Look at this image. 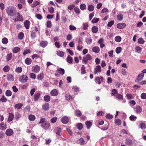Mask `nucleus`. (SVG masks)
I'll return each instance as SVG.
<instances>
[{"label": "nucleus", "mask_w": 146, "mask_h": 146, "mask_svg": "<svg viewBox=\"0 0 146 146\" xmlns=\"http://www.w3.org/2000/svg\"><path fill=\"white\" fill-rule=\"evenodd\" d=\"M6 11L8 15L11 16L16 15L17 13L16 7L13 6L8 7L6 9Z\"/></svg>", "instance_id": "1"}, {"label": "nucleus", "mask_w": 146, "mask_h": 146, "mask_svg": "<svg viewBox=\"0 0 146 146\" xmlns=\"http://www.w3.org/2000/svg\"><path fill=\"white\" fill-rule=\"evenodd\" d=\"M39 124H41V127L45 130H47L50 126V123L47 121H45V119L44 118L40 119Z\"/></svg>", "instance_id": "2"}, {"label": "nucleus", "mask_w": 146, "mask_h": 146, "mask_svg": "<svg viewBox=\"0 0 146 146\" xmlns=\"http://www.w3.org/2000/svg\"><path fill=\"white\" fill-rule=\"evenodd\" d=\"M92 58V56L90 54H88L86 56H84L82 60V62L86 64L87 63L88 61L91 60Z\"/></svg>", "instance_id": "3"}, {"label": "nucleus", "mask_w": 146, "mask_h": 146, "mask_svg": "<svg viewBox=\"0 0 146 146\" xmlns=\"http://www.w3.org/2000/svg\"><path fill=\"white\" fill-rule=\"evenodd\" d=\"M28 80L27 76L25 75H23L21 76L19 78V81L22 83L26 82Z\"/></svg>", "instance_id": "4"}, {"label": "nucleus", "mask_w": 146, "mask_h": 146, "mask_svg": "<svg viewBox=\"0 0 146 146\" xmlns=\"http://www.w3.org/2000/svg\"><path fill=\"white\" fill-rule=\"evenodd\" d=\"M143 73H141L139 74L137 77V78L135 80V81L137 83H139L143 79L144 76Z\"/></svg>", "instance_id": "5"}, {"label": "nucleus", "mask_w": 146, "mask_h": 146, "mask_svg": "<svg viewBox=\"0 0 146 146\" xmlns=\"http://www.w3.org/2000/svg\"><path fill=\"white\" fill-rule=\"evenodd\" d=\"M104 79L102 76H100V77H96L95 79V81L96 82H98L99 84L101 83V82H103Z\"/></svg>", "instance_id": "6"}, {"label": "nucleus", "mask_w": 146, "mask_h": 146, "mask_svg": "<svg viewBox=\"0 0 146 146\" xmlns=\"http://www.w3.org/2000/svg\"><path fill=\"white\" fill-rule=\"evenodd\" d=\"M69 119L68 117L64 116L61 119V121L64 124H66L68 122Z\"/></svg>", "instance_id": "7"}, {"label": "nucleus", "mask_w": 146, "mask_h": 146, "mask_svg": "<svg viewBox=\"0 0 146 146\" xmlns=\"http://www.w3.org/2000/svg\"><path fill=\"white\" fill-rule=\"evenodd\" d=\"M40 67L38 65L34 66L32 68V71L34 72H38L40 70Z\"/></svg>", "instance_id": "8"}, {"label": "nucleus", "mask_w": 146, "mask_h": 146, "mask_svg": "<svg viewBox=\"0 0 146 146\" xmlns=\"http://www.w3.org/2000/svg\"><path fill=\"white\" fill-rule=\"evenodd\" d=\"M101 71V66L100 65H98L96 66L94 71V73L96 74L100 72Z\"/></svg>", "instance_id": "9"}, {"label": "nucleus", "mask_w": 146, "mask_h": 146, "mask_svg": "<svg viewBox=\"0 0 146 146\" xmlns=\"http://www.w3.org/2000/svg\"><path fill=\"white\" fill-rule=\"evenodd\" d=\"M50 94L52 96H56L58 94V91L56 89H54L50 92Z\"/></svg>", "instance_id": "10"}, {"label": "nucleus", "mask_w": 146, "mask_h": 146, "mask_svg": "<svg viewBox=\"0 0 146 146\" xmlns=\"http://www.w3.org/2000/svg\"><path fill=\"white\" fill-rule=\"evenodd\" d=\"M85 42L87 44H90L92 43V40L91 37L87 36L85 38Z\"/></svg>", "instance_id": "11"}, {"label": "nucleus", "mask_w": 146, "mask_h": 146, "mask_svg": "<svg viewBox=\"0 0 146 146\" xmlns=\"http://www.w3.org/2000/svg\"><path fill=\"white\" fill-rule=\"evenodd\" d=\"M7 79L9 81H13L14 80V77L12 74H8L7 75Z\"/></svg>", "instance_id": "12"}, {"label": "nucleus", "mask_w": 146, "mask_h": 146, "mask_svg": "<svg viewBox=\"0 0 146 146\" xmlns=\"http://www.w3.org/2000/svg\"><path fill=\"white\" fill-rule=\"evenodd\" d=\"M13 131L11 129H8L6 130L5 134L7 136H11L13 133Z\"/></svg>", "instance_id": "13"}, {"label": "nucleus", "mask_w": 146, "mask_h": 146, "mask_svg": "<svg viewBox=\"0 0 146 146\" xmlns=\"http://www.w3.org/2000/svg\"><path fill=\"white\" fill-rule=\"evenodd\" d=\"M17 15V21H23V18L22 16L20 15V13L18 12L16 13Z\"/></svg>", "instance_id": "14"}, {"label": "nucleus", "mask_w": 146, "mask_h": 146, "mask_svg": "<svg viewBox=\"0 0 146 146\" xmlns=\"http://www.w3.org/2000/svg\"><path fill=\"white\" fill-rule=\"evenodd\" d=\"M42 109L45 111L48 110L49 108V104L48 103H46L42 106Z\"/></svg>", "instance_id": "15"}, {"label": "nucleus", "mask_w": 146, "mask_h": 146, "mask_svg": "<svg viewBox=\"0 0 146 146\" xmlns=\"http://www.w3.org/2000/svg\"><path fill=\"white\" fill-rule=\"evenodd\" d=\"M48 42L45 41H42L40 43V45L42 48L45 47L47 45Z\"/></svg>", "instance_id": "16"}, {"label": "nucleus", "mask_w": 146, "mask_h": 146, "mask_svg": "<svg viewBox=\"0 0 146 146\" xmlns=\"http://www.w3.org/2000/svg\"><path fill=\"white\" fill-rule=\"evenodd\" d=\"M54 131L56 133V134L60 136V133L61 131V129L59 127L56 128L54 129Z\"/></svg>", "instance_id": "17"}, {"label": "nucleus", "mask_w": 146, "mask_h": 146, "mask_svg": "<svg viewBox=\"0 0 146 146\" xmlns=\"http://www.w3.org/2000/svg\"><path fill=\"white\" fill-rule=\"evenodd\" d=\"M126 24L125 23H118L117 25V27L119 29H122L125 27Z\"/></svg>", "instance_id": "18"}, {"label": "nucleus", "mask_w": 146, "mask_h": 146, "mask_svg": "<svg viewBox=\"0 0 146 146\" xmlns=\"http://www.w3.org/2000/svg\"><path fill=\"white\" fill-rule=\"evenodd\" d=\"M93 52L96 53H98L100 51V49L99 48L98 46L94 47L92 49Z\"/></svg>", "instance_id": "19"}, {"label": "nucleus", "mask_w": 146, "mask_h": 146, "mask_svg": "<svg viewBox=\"0 0 146 146\" xmlns=\"http://www.w3.org/2000/svg\"><path fill=\"white\" fill-rule=\"evenodd\" d=\"M30 23V21L28 20L25 21L24 22V26L27 29H28L29 28Z\"/></svg>", "instance_id": "20"}, {"label": "nucleus", "mask_w": 146, "mask_h": 146, "mask_svg": "<svg viewBox=\"0 0 146 146\" xmlns=\"http://www.w3.org/2000/svg\"><path fill=\"white\" fill-rule=\"evenodd\" d=\"M135 109L136 112L137 113H140L142 111V108L139 106H136Z\"/></svg>", "instance_id": "21"}, {"label": "nucleus", "mask_w": 146, "mask_h": 146, "mask_svg": "<svg viewBox=\"0 0 146 146\" xmlns=\"http://www.w3.org/2000/svg\"><path fill=\"white\" fill-rule=\"evenodd\" d=\"M44 78V74L43 73H41L37 75V78L39 80H42Z\"/></svg>", "instance_id": "22"}, {"label": "nucleus", "mask_w": 146, "mask_h": 146, "mask_svg": "<svg viewBox=\"0 0 146 146\" xmlns=\"http://www.w3.org/2000/svg\"><path fill=\"white\" fill-rule=\"evenodd\" d=\"M14 116V115L12 113H10L9 114V116L8 120V121L9 122L12 121L13 120Z\"/></svg>", "instance_id": "23"}, {"label": "nucleus", "mask_w": 146, "mask_h": 146, "mask_svg": "<svg viewBox=\"0 0 146 146\" xmlns=\"http://www.w3.org/2000/svg\"><path fill=\"white\" fill-rule=\"evenodd\" d=\"M40 94L39 93H36L34 96V100L35 101H37L40 96Z\"/></svg>", "instance_id": "24"}, {"label": "nucleus", "mask_w": 146, "mask_h": 146, "mask_svg": "<svg viewBox=\"0 0 146 146\" xmlns=\"http://www.w3.org/2000/svg\"><path fill=\"white\" fill-rule=\"evenodd\" d=\"M44 99L45 101L48 102L50 100V97L48 95H46L44 97Z\"/></svg>", "instance_id": "25"}, {"label": "nucleus", "mask_w": 146, "mask_h": 146, "mask_svg": "<svg viewBox=\"0 0 146 146\" xmlns=\"http://www.w3.org/2000/svg\"><path fill=\"white\" fill-rule=\"evenodd\" d=\"M23 104L22 103H19L15 105L14 107L15 109H19L21 108Z\"/></svg>", "instance_id": "26"}, {"label": "nucleus", "mask_w": 146, "mask_h": 146, "mask_svg": "<svg viewBox=\"0 0 146 146\" xmlns=\"http://www.w3.org/2000/svg\"><path fill=\"white\" fill-rule=\"evenodd\" d=\"M88 129H89L92 125V123L90 121H87L85 123Z\"/></svg>", "instance_id": "27"}, {"label": "nucleus", "mask_w": 146, "mask_h": 146, "mask_svg": "<svg viewBox=\"0 0 146 146\" xmlns=\"http://www.w3.org/2000/svg\"><path fill=\"white\" fill-rule=\"evenodd\" d=\"M66 60L67 62L71 64L72 62L73 59L70 56L68 55Z\"/></svg>", "instance_id": "28"}, {"label": "nucleus", "mask_w": 146, "mask_h": 146, "mask_svg": "<svg viewBox=\"0 0 146 146\" xmlns=\"http://www.w3.org/2000/svg\"><path fill=\"white\" fill-rule=\"evenodd\" d=\"M39 4L40 2H39L37 1H35L31 5V6L32 8H34Z\"/></svg>", "instance_id": "29"}, {"label": "nucleus", "mask_w": 146, "mask_h": 146, "mask_svg": "<svg viewBox=\"0 0 146 146\" xmlns=\"http://www.w3.org/2000/svg\"><path fill=\"white\" fill-rule=\"evenodd\" d=\"M12 58V54L11 53L8 54L7 56V61H8Z\"/></svg>", "instance_id": "30"}, {"label": "nucleus", "mask_w": 146, "mask_h": 146, "mask_svg": "<svg viewBox=\"0 0 146 146\" xmlns=\"http://www.w3.org/2000/svg\"><path fill=\"white\" fill-rule=\"evenodd\" d=\"M140 128L142 130L145 129L146 128V125L143 123H141L139 125Z\"/></svg>", "instance_id": "31"}, {"label": "nucleus", "mask_w": 146, "mask_h": 146, "mask_svg": "<svg viewBox=\"0 0 146 146\" xmlns=\"http://www.w3.org/2000/svg\"><path fill=\"white\" fill-rule=\"evenodd\" d=\"M57 71L59 73L62 75H63L65 73V70L64 69L62 68L58 69Z\"/></svg>", "instance_id": "32"}, {"label": "nucleus", "mask_w": 146, "mask_h": 146, "mask_svg": "<svg viewBox=\"0 0 146 146\" xmlns=\"http://www.w3.org/2000/svg\"><path fill=\"white\" fill-rule=\"evenodd\" d=\"M92 31L94 33H97L98 31V28L97 26H94L92 28Z\"/></svg>", "instance_id": "33"}, {"label": "nucleus", "mask_w": 146, "mask_h": 146, "mask_svg": "<svg viewBox=\"0 0 146 146\" xmlns=\"http://www.w3.org/2000/svg\"><path fill=\"white\" fill-rule=\"evenodd\" d=\"M28 118L30 121H34L35 119V117L34 115H30L29 116Z\"/></svg>", "instance_id": "34"}, {"label": "nucleus", "mask_w": 146, "mask_h": 146, "mask_svg": "<svg viewBox=\"0 0 146 146\" xmlns=\"http://www.w3.org/2000/svg\"><path fill=\"white\" fill-rule=\"evenodd\" d=\"M118 20L120 21H122L123 19V15L121 14H119L117 16Z\"/></svg>", "instance_id": "35"}, {"label": "nucleus", "mask_w": 146, "mask_h": 146, "mask_svg": "<svg viewBox=\"0 0 146 146\" xmlns=\"http://www.w3.org/2000/svg\"><path fill=\"white\" fill-rule=\"evenodd\" d=\"M20 50V48L18 47H15L13 50L12 51L13 53H17Z\"/></svg>", "instance_id": "36"}, {"label": "nucleus", "mask_w": 146, "mask_h": 146, "mask_svg": "<svg viewBox=\"0 0 146 146\" xmlns=\"http://www.w3.org/2000/svg\"><path fill=\"white\" fill-rule=\"evenodd\" d=\"M94 7L92 5H90L88 7V9L89 11L91 12L94 9Z\"/></svg>", "instance_id": "37"}, {"label": "nucleus", "mask_w": 146, "mask_h": 146, "mask_svg": "<svg viewBox=\"0 0 146 146\" xmlns=\"http://www.w3.org/2000/svg\"><path fill=\"white\" fill-rule=\"evenodd\" d=\"M25 63L27 65L30 64L32 62V60L29 58H26L25 60Z\"/></svg>", "instance_id": "38"}, {"label": "nucleus", "mask_w": 146, "mask_h": 146, "mask_svg": "<svg viewBox=\"0 0 146 146\" xmlns=\"http://www.w3.org/2000/svg\"><path fill=\"white\" fill-rule=\"evenodd\" d=\"M6 128V124H4L3 123H1V124H0V129L1 130H3L4 129H5Z\"/></svg>", "instance_id": "39"}, {"label": "nucleus", "mask_w": 146, "mask_h": 146, "mask_svg": "<svg viewBox=\"0 0 146 146\" xmlns=\"http://www.w3.org/2000/svg\"><path fill=\"white\" fill-rule=\"evenodd\" d=\"M76 126L77 128L79 130H81L83 127V126L82 123H79L76 125Z\"/></svg>", "instance_id": "40"}, {"label": "nucleus", "mask_w": 146, "mask_h": 146, "mask_svg": "<svg viewBox=\"0 0 146 146\" xmlns=\"http://www.w3.org/2000/svg\"><path fill=\"white\" fill-rule=\"evenodd\" d=\"M115 122L116 124L117 125H119L121 124V121L120 119H115Z\"/></svg>", "instance_id": "41"}, {"label": "nucleus", "mask_w": 146, "mask_h": 146, "mask_svg": "<svg viewBox=\"0 0 146 146\" xmlns=\"http://www.w3.org/2000/svg\"><path fill=\"white\" fill-rule=\"evenodd\" d=\"M9 69L10 68L9 66L7 65L4 67L3 68V70L5 72H7L9 71Z\"/></svg>", "instance_id": "42"}, {"label": "nucleus", "mask_w": 146, "mask_h": 146, "mask_svg": "<svg viewBox=\"0 0 146 146\" xmlns=\"http://www.w3.org/2000/svg\"><path fill=\"white\" fill-rule=\"evenodd\" d=\"M86 73V72L85 70L84 66L82 65L81 67V74H85Z\"/></svg>", "instance_id": "43"}, {"label": "nucleus", "mask_w": 146, "mask_h": 146, "mask_svg": "<svg viewBox=\"0 0 146 146\" xmlns=\"http://www.w3.org/2000/svg\"><path fill=\"white\" fill-rule=\"evenodd\" d=\"M24 34L22 32H20L18 35V38L19 40L22 39L24 37Z\"/></svg>", "instance_id": "44"}, {"label": "nucleus", "mask_w": 146, "mask_h": 146, "mask_svg": "<svg viewBox=\"0 0 146 146\" xmlns=\"http://www.w3.org/2000/svg\"><path fill=\"white\" fill-rule=\"evenodd\" d=\"M126 143L127 145H132L133 142L131 139H126Z\"/></svg>", "instance_id": "45"}, {"label": "nucleus", "mask_w": 146, "mask_h": 146, "mask_svg": "<svg viewBox=\"0 0 146 146\" xmlns=\"http://www.w3.org/2000/svg\"><path fill=\"white\" fill-rule=\"evenodd\" d=\"M12 92L10 90H7L5 92V95L7 96H10L12 95Z\"/></svg>", "instance_id": "46"}, {"label": "nucleus", "mask_w": 146, "mask_h": 146, "mask_svg": "<svg viewBox=\"0 0 146 146\" xmlns=\"http://www.w3.org/2000/svg\"><path fill=\"white\" fill-rule=\"evenodd\" d=\"M80 8L82 10H84L86 9V6L85 4H82L80 5Z\"/></svg>", "instance_id": "47"}, {"label": "nucleus", "mask_w": 146, "mask_h": 146, "mask_svg": "<svg viewBox=\"0 0 146 146\" xmlns=\"http://www.w3.org/2000/svg\"><path fill=\"white\" fill-rule=\"evenodd\" d=\"M31 51L29 49H27L25 50L23 53V55L24 56L26 54L30 53Z\"/></svg>", "instance_id": "48"}, {"label": "nucleus", "mask_w": 146, "mask_h": 146, "mask_svg": "<svg viewBox=\"0 0 146 146\" xmlns=\"http://www.w3.org/2000/svg\"><path fill=\"white\" fill-rule=\"evenodd\" d=\"M64 52L62 51H58L57 52V55L61 57L64 56Z\"/></svg>", "instance_id": "49"}, {"label": "nucleus", "mask_w": 146, "mask_h": 146, "mask_svg": "<svg viewBox=\"0 0 146 146\" xmlns=\"http://www.w3.org/2000/svg\"><path fill=\"white\" fill-rule=\"evenodd\" d=\"M115 41L117 42H119L121 40V38L119 36H117L115 38Z\"/></svg>", "instance_id": "50"}, {"label": "nucleus", "mask_w": 146, "mask_h": 146, "mask_svg": "<svg viewBox=\"0 0 146 146\" xmlns=\"http://www.w3.org/2000/svg\"><path fill=\"white\" fill-rule=\"evenodd\" d=\"M83 29L84 30L87 29L88 27V25L87 23H83Z\"/></svg>", "instance_id": "51"}, {"label": "nucleus", "mask_w": 146, "mask_h": 146, "mask_svg": "<svg viewBox=\"0 0 146 146\" xmlns=\"http://www.w3.org/2000/svg\"><path fill=\"white\" fill-rule=\"evenodd\" d=\"M114 24V21L112 20L109 22L107 26L109 27H111Z\"/></svg>", "instance_id": "52"}, {"label": "nucleus", "mask_w": 146, "mask_h": 146, "mask_svg": "<svg viewBox=\"0 0 146 146\" xmlns=\"http://www.w3.org/2000/svg\"><path fill=\"white\" fill-rule=\"evenodd\" d=\"M75 114L78 117L82 115V113L79 110L75 111Z\"/></svg>", "instance_id": "53"}, {"label": "nucleus", "mask_w": 146, "mask_h": 146, "mask_svg": "<svg viewBox=\"0 0 146 146\" xmlns=\"http://www.w3.org/2000/svg\"><path fill=\"white\" fill-rule=\"evenodd\" d=\"M135 49L137 52L138 53H140L142 50L141 48L139 46H136L135 48Z\"/></svg>", "instance_id": "54"}, {"label": "nucleus", "mask_w": 146, "mask_h": 146, "mask_svg": "<svg viewBox=\"0 0 146 146\" xmlns=\"http://www.w3.org/2000/svg\"><path fill=\"white\" fill-rule=\"evenodd\" d=\"M2 42L3 43L5 44L8 43V40L6 38H4L2 39Z\"/></svg>", "instance_id": "55"}, {"label": "nucleus", "mask_w": 146, "mask_h": 146, "mask_svg": "<svg viewBox=\"0 0 146 146\" xmlns=\"http://www.w3.org/2000/svg\"><path fill=\"white\" fill-rule=\"evenodd\" d=\"M121 48L120 47H117L115 50V51L117 53L119 54L121 51Z\"/></svg>", "instance_id": "56"}, {"label": "nucleus", "mask_w": 146, "mask_h": 146, "mask_svg": "<svg viewBox=\"0 0 146 146\" xmlns=\"http://www.w3.org/2000/svg\"><path fill=\"white\" fill-rule=\"evenodd\" d=\"M112 93H111V95L115 96L116 94H117V91L115 89H112Z\"/></svg>", "instance_id": "57"}, {"label": "nucleus", "mask_w": 146, "mask_h": 146, "mask_svg": "<svg viewBox=\"0 0 146 146\" xmlns=\"http://www.w3.org/2000/svg\"><path fill=\"white\" fill-rule=\"evenodd\" d=\"M30 77L31 78L35 79L36 78V75L35 74L31 73L30 74Z\"/></svg>", "instance_id": "58"}, {"label": "nucleus", "mask_w": 146, "mask_h": 146, "mask_svg": "<svg viewBox=\"0 0 146 146\" xmlns=\"http://www.w3.org/2000/svg\"><path fill=\"white\" fill-rule=\"evenodd\" d=\"M144 40L141 38H139L138 40V42L140 44H143L144 43Z\"/></svg>", "instance_id": "59"}, {"label": "nucleus", "mask_w": 146, "mask_h": 146, "mask_svg": "<svg viewBox=\"0 0 146 146\" xmlns=\"http://www.w3.org/2000/svg\"><path fill=\"white\" fill-rule=\"evenodd\" d=\"M57 117H54L51 118L50 120L51 123H54L57 120Z\"/></svg>", "instance_id": "60"}, {"label": "nucleus", "mask_w": 146, "mask_h": 146, "mask_svg": "<svg viewBox=\"0 0 146 146\" xmlns=\"http://www.w3.org/2000/svg\"><path fill=\"white\" fill-rule=\"evenodd\" d=\"M75 12L77 14H79L80 13V9L76 7L74 9Z\"/></svg>", "instance_id": "61"}, {"label": "nucleus", "mask_w": 146, "mask_h": 146, "mask_svg": "<svg viewBox=\"0 0 146 146\" xmlns=\"http://www.w3.org/2000/svg\"><path fill=\"white\" fill-rule=\"evenodd\" d=\"M15 71L18 73H20L22 71V69L21 67H18L16 68Z\"/></svg>", "instance_id": "62"}, {"label": "nucleus", "mask_w": 146, "mask_h": 146, "mask_svg": "<svg viewBox=\"0 0 146 146\" xmlns=\"http://www.w3.org/2000/svg\"><path fill=\"white\" fill-rule=\"evenodd\" d=\"M36 17L39 20H41L42 19V16L39 14H37L36 15H35Z\"/></svg>", "instance_id": "63"}, {"label": "nucleus", "mask_w": 146, "mask_h": 146, "mask_svg": "<svg viewBox=\"0 0 146 146\" xmlns=\"http://www.w3.org/2000/svg\"><path fill=\"white\" fill-rule=\"evenodd\" d=\"M141 99H146V94L145 93H142L141 94Z\"/></svg>", "instance_id": "64"}]
</instances>
